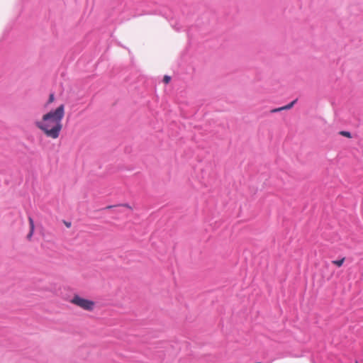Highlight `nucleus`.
<instances>
[{"label":"nucleus","instance_id":"f257e3e1","mask_svg":"<svg viewBox=\"0 0 363 363\" xmlns=\"http://www.w3.org/2000/svg\"><path fill=\"white\" fill-rule=\"evenodd\" d=\"M65 116V105L61 104L56 109L52 110L42 116L41 120L36 121L35 125L44 135L51 139L59 138L62 130V119Z\"/></svg>","mask_w":363,"mask_h":363},{"label":"nucleus","instance_id":"f03ea898","mask_svg":"<svg viewBox=\"0 0 363 363\" xmlns=\"http://www.w3.org/2000/svg\"><path fill=\"white\" fill-rule=\"evenodd\" d=\"M69 302L86 311H92L96 306L94 301L85 298L78 294H74Z\"/></svg>","mask_w":363,"mask_h":363},{"label":"nucleus","instance_id":"7ed1b4c3","mask_svg":"<svg viewBox=\"0 0 363 363\" xmlns=\"http://www.w3.org/2000/svg\"><path fill=\"white\" fill-rule=\"evenodd\" d=\"M28 222H29V225H30V231H29L28 234L27 235V239L28 240H30L33 237V235L34 233L35 225H34V221L31 217H28Z\"/></svg>","mask_w":363,"mask_h":363},{"label":"nucleus","instance_id":"20e7f679","mask_svg":"<svg viewBox=\"0 0 363 363\" xmlns=\"http://www.w3.org/2000/svg\"><path fill=\"white\" fill-rule=\"evenodd\" d=\"M297 99H295L293 101H291L290 104L284 106H282V107H280V108H274L273 110L271 111L272 113H276V112H279V111H283V110H289L290 108H291L294 105L296 104Z\"/></svg>","mask_w":363,"mask_h":363},{"label":"nucleus","instance_id":"39448f33","mask_svg":"<svg viewBox=\"0 0 363 363\" xmlns=\"http://www.w3.org/2000/svg\"><path fill=\"white\" fill-rule=\"evenodd\" d=\"M345 260V257H342V259H338V260H333L332 264L334 265H336L338 267H340L343 264Z\"/></svg>","mask_w":363,"mask_h":363},{"label":"nucleus","instance_id":"423d86ee","mask_svg":"<svg viewBox=\"0 0 363 363\" xmlns=\"http://www.w3.org/2000/svg\"><path fill=\"white\" fill-rule=\"evenodd\" d=\"M340 134L341 135L345 136V137L348 138H352L351 133L350 132H347V131H341L340 133Z\"/></svg>","mask_w":363,"mask_h":363},{"label":"nucleus","instance_id":"0eeeda50","mask_svg":"<svg viewBox=\"0 0 363 363\" xmlns=\"http://www.w3.org/2000/svg\"><path fill=\"white\" fill-rule=\"evenodd\" d=\"M55 100V96L53 94H50V96H49V99H48V104H51Z\"/></svg>","mask_w":363,"mask_h":363},{"label":"nucleus","instance_id":"6e6552de","mask_svg":"<svg viewBox=\"0 0 363 363\" xmlns=\"http://www.w3.org/2000/svg\"><path fill=\"white\" fill-rule=\"evenodd\" d=\"M171 79V77L169 76L165 75L164 77L163 81L165 84H168Z\"/></svg>","mask_w":363,"mask_h":363},{"label":"nucleus","instance_id":"1a4fd4ad","mask_svg":"<svg viewBox=\"0 0 363 363\" xmlns=\"http://www.w3.org/2000/svg\"><path fill=\"white\" fill-rule=\"evenodd\" d=\"M121 206H122L123 207H125V208H127L128 209H130V210L133 209L132 207L129 204H128V203L121 204Z\"/></svg>","mask_w":363,"mask_h":363},{"label":"nucleus","instance_id":"9d476101","mask_svg":"<svg viewBox=\"0 0 363 363\" xmlns=\"http://www.w3.org/2000/svg\"><path fill=\"white\" fill-rule=\"evenodd\" d=\"M65 225L67 228H70V226H71V223L65 221Z\"/></svg>","mask_w":363,"mask_h":363},{"label":"nucleus","instance_id":"9b49d317","mask_svg":"<svg viewBox=\"0 0 363 363\" xmlns=\"http://www.w3.org/2000/svg\"><path fill=\"white\" fill-rule=\"evenodd\" d=\"M113 206H108L106 207V208H113Z\"/></svg>","mask_w":363,"mask_h":363}]
</instances>
